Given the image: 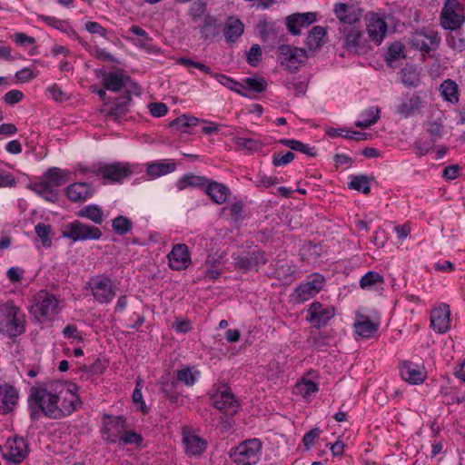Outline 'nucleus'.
Instances as JSON below:
<instances>
[{"instance_id": "obj_13", "label": "nucleus", "mask_w": 465, "mask_h": 465, "mask_svg": "<svg viewBox=\"0 0 465 465\" xmlns=\"http://www.w3.org/2000/svg\"><path fill=\"white\" fill-rule=\"evenodd\" d=\"M281 64L291 72L298 70L307 59L305 50L289 45H282L279 48Z\"/></svg>"}, {"instance_id": "obj_37", "label": "nucleus", "mask_w": 465, "mask_h": 465, "mask_svg": "<svg viewBox=\"0 0 465 465\" xmlns=\"http://www.w3.org/2000/svg\"><path fill=\"white\" fill-rule=\"evenodd\" d=\"M440 93L443 100L450 104L459 102V88L455 81L451 79L444 80L440 85Z\"/></svg>"}, {"instance_id": "obj_9", "label": "nucleus", "mask_w": 465, "mask_h": 465, "mask_svg": "<svg viewBox=\"0 0 465 465\" xmlns=\"http://www.w3.org/2000/svg\"><path fill=\"white\" fill-rule=\"evenodd\" d=\"M333 14L339 21V26L356 25L361 21L364 8L359 2H340L333 5Z\"/></svg>"}, {"instance_id": "obj_23", "label": "nucleus", "mask_w": 465, "mask_h": 465, "mask_svg": "<svg viewBox=\"0 0 465 465\" xmlns=\"http://www.w3.org/2000/svg\"><path fill=\"white\" fill-rule=\"evenodd\" d=\"M450 311L447 304L432 310L430 313V326L439 333L447 331L450 323Z\"/></svg>"}, {"instance_id": "obj_28", "label": "nucleus", "mask_w": 465, "mask_h": 465, "mask_svg": "<svg viewBox=\"0 0 465 465\" xmlns=\"http://www.w3.org/2000/svg\"><path fill=\"white\" fill-rule=\"evenodd\" d=\"M316 20L314 13H302L289 15L286 19L288 30L293 35L301 34V27H307Z\"/></svg>"}, {"instance_id": "obj_48", "label": "nucleus", "mask_w": 465, "mask_h": 465, "mask_svg": "<svg viewBox=\"0 0 465 465\" xmlns=\"http://www.w3.org/2000/svg\"><path fill=\"white\" fill-rule=\"evenodd\" d=\"M348 186L350 189L369 194L371 192L370 178L366 174L351 175Z\"/></svg>"}, {"instance_id": "obj_27", "label": "nucleus", "mask_w": 465, "mask_h": 465, "mask_svg": "<svg viewBox=\"0 0 465 465\" xmlns=\"http://www.w3.org/2000/svg\"><path fill=\"white\" fill-rule=\"evenodd\" d=\"M131 101V94L126 93L124 95L119 97L110 109H102L101 112L114 122L119 123L129 112Z\"/></svg>"}, {"instance_id": "obj_47", "label": "nucleus", "mask_w": 465, "mask_h": 465, "mask_svg": "<svg viewBox=\"0 0 465 465\" xmlns=\"http://www.w3.org/2000/svg\"><path fill=\"white\" fill-rule=\"evenodd\" d=\"M279 143L282 145L289 147L292 151L301 152L308 156H316V150L309 144L303 143L295 139H281Z\"/></svg>"}, {"instance_id": "obj_14", "label": "nucleus", "mask_w": 465, "mask_h": 465, "mask_svg": "<svg viewBox=\"0 0 465 465\" xmlns=\"http://www.w3.org/2000/svg\"><path fill=\"white\" fill-rule=\"evenodd\" d=\"M93 173L112 183H120L133 173L128 163L120 162L101 165L94 169Z\"/></svg>"}, {"instance_id": "obj_20", "label": "nucleus", "mask_w": 465, "mask_h": 465, "mask_svg": "<svg viewBox=\"0 0 465 465\" xmlns=\"http://www.w3.org/2000/svg\"><path fill=\"white\" fill-rule=\"evenodd\" d=\"M365 18L367 20L366 30L369 37L378 45L381 44L387 31V23L378 14L373 12L367 14Z\"/></svg>"}, {"instance_id": "obj_44", "label": "nucleus", "mask_w": 465, "mask_h": 465, "mask_svg": "<svg viewBox=\"0 0 465 465\" xmlns=\"http://www.w3.org/2000/svg\"><path fill=\"white\" fill-rule=\"evenodd\" d=\"M384 283V278L377 272L370 271L360 280V287L363 290H371Z\"/></svg>"}, {"instance_id": "obj_36", "label": "nucleus", "mask_w": 465, "mask_h": 465, "mask_svg": "<svg viewBox=\"0 0 465 465\" xmlns=\"http://www.w3.org/2000/svg\"><path fill=\"white\" fill-rule=\"evenodd\" d=\"M76 215L93 222L94 224H102L104 220V214L101 207L96 204H88L81 208Z\"/></svg>"}, {"instance_id": "obj_7", "label": "nucleus", "mask_w": 465, "mask_h": 465, "mask_svg": "<svg viewBox=\"0 0 465 465\" xmlns=\"http://www.w3.org/2000/svg\"><path fill=\"white\" fill-rule=\"evenodd\" d=\"M211 404L220 411L233 415L240 407L238 401L227 384H220L213 387L210 395Z\"/></svg>"}, {"instance_id": "obj_49", "label": "nucleus", "mask_w": 465, "mask_h": 465, "mask_svg": "<svg viewBox=\"0 0 465 465\" xmlns=\"http://www.w3.org/2000/svg\"><path fill=\"white\" fill-rule=\"evenodd\" d=\"M113 231L118 235H125L132 231V221L123 215L116 216L112 220Z\"/></svg>"}, {"instance_id": "obj_2", "label": "nucleus", "mask_w": 465, "mask_h": 465, "mask_svg": "<svg viewBox=\"0 0 465 465\" xmlns=\"http://www.w3.org/2000/svg\"><path fill=\"white\" fill-rule=\"evenodd\" d=\"M68 173L57 167L49 168L44 174L43 180L34 183L31 190L42 196L49 203H56L58 200L57 188L67 181Z\"/></svg>"}, {"instance_id": "obj_17", "label": "nucleus", "mask_w": 465, "mask_h": 465, "mask_svg": "<svg viewBox=\"0 0 465 465\" xmlns=\"http://www.w3.org/2000/svg\"><path fill=\"white\" fill-rule=\"evenodd\" d=\"M401 377L411 384H421L427 378L423 365L410 361H402L399 364Z\"/></svg>"}, {"instance_id": "obj_51", "label": "nucleus", "mask_w": 465, "mask_h": 465, "mask_svg": "<svg viewBox=\"0 0 465 465\" xmlns=\"http://www.w3.org/2000/svg\"><path fill=\"white\" fill-rule=\"evenodd\" d=\"M328 134L331 137H337V136H342L347 139L354 140V141H363L367 139V134L359 132V131H353V130H347V129H331L328 131Z\"/></svg>"}, {"instance_id": "obj_1", "label": "nucleus", "mask_w": 465, "mask_h": 465, "mask_svg": "<svg viewBox=\"0 0 465 465\" xmlns=\"http://www.w3.org/2000/svg\"><path fill=\"white\" fill-rule=\"evenodd\" d=\"M59 396L45 386H34L29 390L27 405L30 420L37 421L42 416L49 419H61L58 410Z\"/></svg>"}, {"instance_id": "obj_3", "label": "nucleus", "mask_w": 465, "mask_h": 465, "mask_svg": "<svg viewBox=\"0 0 465 465\" xmlns=\"http://www.w3.org/2000/svg\"><path fill=\"white\" fill-rule=\"evenodd\" d=\"M25 315L12 302L0 305V332L15 338L25 331Z\"/></svg>"}, {"instance_id": "obj_25", "label": "nucleus", "mask_w": 465, "mask_h": 465, "mask_svg": "<svg viewBox=\"0 0 465 465\" xmlns=\"http://www.w3.org/2000/svg\"><path fill=\"white\" fill-rule=\"evenodd\" d=\"M94 193L91 184L84 182L74 183L67 186L65 190L66 197L74 203L85 202Z\"/></svg>"}, {"instance_id": "obj_57", "label": "nucleus", "mask_w": 465, "mask_h": 465, "mask_svg": "<svg viewBox=\"0 0 465 465\" xmlns=\"http://www.w3.org/2000/svg\"><path fill=\"white\" fill-rule=\"evenodd\" d=\"M176 64H181V65H183L184 67L190 69V68H196L209 75L212 76V74H214L212 70H211V67L206 65L205 64L203 63H201V62H196V61H193L190 58H186V57H181V58H178L177 61H176Z\"/></svg>"}, {"instance_id": "obj_10", "label": "nucleus", "mask_w": 465, "mask_h": 465, "mask_svg": "<svg viewBox=\"0 0 465 465\" xmlns=\"http://www.w3.org/2000/svg\"><path fill=\"white\" fill-rule=\"evenodd\" d=\"M463 8L458 0H447L441 10L440 24L451 31L457 30L464 23Z\"/></svg>"}, {"instance_id": "obj_39", "label": "nucleus", "mask_w": 465, "mask_h": 465, "mask_svg": "<svg viewBox=\"0 0 465 465\" xmlns=\"http://www.w3.org/2000/svg\"><path fill=\"white\" fill-rule=\"evenodd\" d=\"M319 390L318 384L311 380L302 378L293 386L292 391L295 395L304 399L309 398L312 394Z\"/></svg>"}, {"instance_id": "obj_53", "label": "nucleus", "mask_w": 465, "mask_h": 465, "mask_svg": "<svg viewBox=\"0 0 465 465\" xmlns=\"http://www.w3.org/2000/svg\"><path fill=\"white\" fill-rule=\"evenodd\" d=\"M330 336L325 332H312L308 338L309 344L316 350H323L330 343Z\"/></svg>"}, {"instance_id": "obj_52", "label": "nucleus", "mask_w": 465, "mask_h": 465, "mask_svg": "<svg viewBox=\"0 0 465 465\" xmlns=\"http://www.w3.org/2000/svg\"><path fill=\"white\" fill-rule=\"evenodd\" d=\"M35 232L41 240L43 247L49 248L52 246V239L50 237L52 226L50 224L39 223L35 226Z\"/></svg>"}, {"instance_id": "obj_54", "label": "nucleus", "mask_w": 465, "mask_h": 465, "mask_svg": "<svg viewBox=\"0 0 465 465\" xmlns=\"http://www.w3.org/2000/svg\"><path fill=\"white\" fill-rule=\"evenodd\" d=\"M234 143L242 148L250 152H256L262 150L263 143L259 140L247 137H236L234 138Z\"/></svg>"}, {"instance_id": "obj_59", "label": "nucleus", "mask_w": 465, "mask_h": 465, "mask_svg": "<svg viewBox=\"0 0 465 465\" xmlns=\"http://www.w3.org/2000/svg\"><path fill=\"white\" fill-rule=\"evenodd\" d=\"M173 380L176 381L177 384L178 382H183L186 386H193L196 381L191 368L189 367H184L181 370H178L176 371V378Z\"/></svg>"}, {"instance_id": "obj_38", "label": "nucleus", "mask_w": 465, "mask_h": 465, "mask_svg": "<svg viewBox=\"0 0 465 465\" xmlns=\"http://www.w3.org/2000/svg\"><path fill=\"white\" fill-rule=\"evenodd\" d=\"M175 169L176 164L173 162L163 161L149 163L146 172L151 177H159L173 173Z\"/></svg>"}, {"instance_id": "obj_61", "label": "nucleus", "mask_w": 465, "mask_h": 465, "mask_svg": "<svg viewBox=\"0 0 465 465\" xmlns=\"http://www.w3.org/2000/svg\"><path fill=\"white\" fill-rule=\"evenodd\" d=\"M143 442V438L142 434L136 433L134 430H129L124 432L123 436L120 438V444L126 445V444H136L137 446L142 445Z\"/></svg>"}, {"instance_id": "obj_16", "label": "nucleus", "mask_w": 465, "mask_h": 465, "mask_svg": "<svg viewBox=\"0 0 465 465\" xmlns=\"http://www.w3.org/2000/svg\"><path fill=\"white\" fill-rule=\"evenodd\" d=\"M440 43L438 34L432 29L417 30L411 37V45L422 53L429 54L435 50Z\"/></svg>"}, {"instance_id": "obj_41", "label": "nucleus", "mask_w": 465, "mask_h": 465, "mask_svg": "<svg viewBox=\"0 0 465 465\" xmlns=\"http://www.w3.org/2000/svg\"><path fill=\"white\" fill-rule=\"evenodd\" d=\"M212 77L216 79L222 85L228 88L229 90H231L243 97H248L247 94L242 92L244 85L242 84L237 82L236 80L231 78L225 74H218V73L212 74Z\"/></svg>"}, {"instance_id": "obj_64", "label": "nucleus", "mask_w": 465, "mask_h": 465, "mask_svg": "<svg viewBox=\"0 0 465 465\" xmlns=\"http://www.w3.org/2000/svg\"><path fill=\"white\" fill-rule=\"evenodd\" d=\"M447 45L455 52L465 50V39L457 35H449L446 38Z\"/></svg>"}, {"instance_id": "obj_4", "label": "nucleus", "mask_w": 465, "mask_h": 465, "mask_svg": "<svg viewBox=\"0 0 465 465\" xmlns=\"http://www.w3.org/2000/svg\"><path fill=\"white\" fill-rule=\"evenodd\" d=\"M59 300L46 290H41L34 297L29 312L39 322L53 320L58 313Z\"/></svg>"}, {"instance_id": "obj_12", "label": "nucleus", "mask_w": 465, "mask_h": 465, "mask_svg": "<svg viewBox=\"0 0 465 465\" xmlns=\"http://www.w3.org/2000/svg\"><path fill=\"white\" fill-rule=\"evenodd\" d=\"M324 282L325 278L318 272L309 275L307 281L295 289V300L299 302L310 300L322 289Z\"/></svg>"}, {"instance_id": "obj_18", "label": "nucleus", "mask_w": 465, "mask_h": 465, "mask_svg": "<svg viewBox=\"0 0 465 465\" xmlns=\"http://www.w3.org/2000/svg\"><path fill=\"white\" fill-rule=\"evenodd\" d=\"M169 266L175 271L185 270L191 264V255L186 244L177 243L167 255Z\"/></svg>"}, {"instance_id": "obj_40", "label": "nucleus", "mask_w": 465, "mask_h": 465, "mask_svg": "<svg viewBox=\"0 0 465 465\" xmlns=\"http://www.w3.org/2000/svg\"><path fill=\"white\" fill-rule=\"evenodd\" d=\"M200 32L204 39L213 38L218 35V20L215 16L207 14L203 18Z\"/></svg>"}, {"instance_id": "obj_29", "label": "nucleus", "mask_w": 465, "mask_h": 465, "mask_svg": "<svg viewBox=\"0 0 465 465\" xmlns=\"http://www.w3.org/2000/svg\"><path fill=\"white\" fill-rule=\"evenodd\" d=\"M183 442L189 456L201 455L207 447V441L191 431L183 432Z\"/></svg>"}, {"instance_id": "obj_5", "label": "nucleus", "mask_w": 465, "mask_h": 465, "mask_svg": "<svg viewBox=\"0 0 465 465\" xmlns=\"http://www.w3.org/2000/svg\"><path fill=\"white\" fill-rule=\"evenodd\" d=\"M262 449V443L260 439H248L232 448L229 457L235 465H255L260 460Z\"/></svg>"}, {"instance_id": "obj_43", "label": "nucleus", "mask_w": 465, "mask_h": 465, "mask_svg": "<svg viewBox=\"0 0 465 465\" xmlns=\"http://www.w3.org/2000/svg\"><path fill=\"white\" fill-rule=\"evenodd\" d=\"M379 328V324L365 317L354 324L355 332L362 338L371 337Z\"/></svg>"}, {"instance_id": "obj_26", "label": "nucleus", "mask_w": 465, "mask_h": 465, "mask_svg": "<svg viewBox=\"0 0 465 465\" xmlns=\"http://www.w3.org/2000/svg\"><path fill=\"white\" fill-rule=\"evenodd\" d=\"M124 429L125 420L123 417L112 418L103 429V438L110 443L119 442Z\"/></svg>"}, {"instance_id": "obj_55", "label": "nucleus", "mask_w": 465, "mask_h": 465, "mask_svg": "<svg viewBox=\"0 0 465 465\" xmlns=\"http://www.w3.org/2000/svg\"><path fill=\"white\" fill-rule=\"evenodd\" d=\"M244 83L247 90L259 94L267 88V82L261 76L247 77L244 79Z\"/></svg>"}, {"instance_id": "obj_42", "label": "nucleus", "mask_w": 465, "mask_h": 465, "mask_svg": "<svg viewBox=\"0 0 465 465\" xmlns=\"http://www.w3.org/2000/svg\"><path fill=\"white\" fill-rule=\"evenodd\" d=\"M326 35V31L322 26H313L307 36L306 45L310 50H315L321 47L323 44V37Z\"/></svg>"}, {"instance_id": "obj_45", "label": "nucleus", "mask_w": 465, "mask_h": 465, "mask_svg": "<svg viewBox=\"0 0 465 465\" xmlns=\"http://www.w3.org/2000/svg\"><path fill=\"white\" fill-rule=\"evenodd\" d=\"M380 118V109L375 106L369 107L361 114V120L355 122V126L368 128L376 124Z\"/></svg>"}, {"instance_id": "obj_8", "label": "nucleus", "mask_w": 465, "mask_h": 465, "mask_svg": "<svg viewBox=\"0 0 465 465\" xmlns=\"http://www.w3.org/2000/svg\"><path fill=\"white\" fill-rule=\"evenodd\" d=\"M63 236L73 242H84L100 240L103 233L102 231L94 225L74 220L65 225Z\"/></svg>"}, {"instance_id": "obj_33", "label": "nucleus", "mask_w": 465, "mask_h": 465, "mask_svg": "<svg viewBox=\"0 0 465 465\" xmlns=\"http://www.w3.org/2000/svg\"><path fill=\"white\" fill-rule=\"evenodd\" d=\"M243 30L244 26L241 20L230 16L224 25V37L228 43H233L242 35Z\"/></svg>"}, {"instance_id": "obj_34", "label": "nucleus", "mask_w": 465, "mask_h": 465, "mask_svg": "<svg viewBox=\"0 0 465 465\" xmlns=\"http://www.w3.org/2000/svg\"><path fill=\"white\" fill-rule=\"evenodd\" d=\"M38 19L47 25L48 26L54 27L70 36H74L79 39V36L75 30L70 25L67 21L60 20L54 16L39 15Z\"/></svg>"}, {"instance_id": "obj_21", "label": "nucleus", "mask_w": 465, "mask_h": 465, "mask_svg": "<svg viewBox=\"0 0 465 465\" xmlns=\"http://www.w3.org/2000/svg\"><path fill=\"white\" fill-rule=\"evenodd\" d=\"M19 392L17 389L9 384H0V413L7 414L13 411L18 402Z\"/></svg>"}, {"instance_id": "obj_35", "label": "nucleus", "mask_w": 465, "mask_h": 465, "mask_svg": "<svg viewBox=\"0 0 465 465\" xmlns=\"http://www.w3.org/2000/svg\"><path fill=\"white\" fill-rule=\"evenodd\" d=\"M420 104V97L417 94H412L411 96L401 102L396 110V113L401 116L407 118L419 110Z\"/></svg>"}, {"instance_id": "obj_30", "label": "nucleus", "mask_w": 465, "mask_h": 465, "mask_svg": "<svg viewBox=\"0 0 465 465\" xmlns=\"http://www.w3.org/2000/svg\"><path fill=\"white\" fill-rule=\"evenodd\" d=\"M203 191L217 204L224 203L231 193L225 184L212 180H208Z\"/></svg>"}, {"instance_id": "obj_46", "label": "nucleus", "mask_w": 465, "mask_h": 465, "mask_svg": "<svg viewBox=\"0 0 465 465\" xmlns=\"http://www.w3.org/2000/svg\"><path fill=\"white\" fill-rule=\"evenodd\" d=\"M177 386L178 384L173 379L161 382V392L171 403H177L181 396L180 392L177 391Z\"/></svg>"}, {"instance_id": "obj_6", "label": "nucleus", "mask_w": 465, "mask_h": 465, "mask_svg": "<svg viewBox=\"0 0 465 465\" xmlns=\"http://www.w3.org/2000/svg\"><path fill=\"white\" fill-rule=\"evenodd\" d=\"M86 290L91 292L94 299L100 304L110 303L116 294L113 281L105 274H97L89 278Z\"/></svg>"}, {"instance_id": "obj_19", "label": "nucleus", "mask_w": 465, "mask_h": 465, "mask_svg": "<svg viewBox=\"0 0 465 465\" xmlns=\"http://www.w3.org/2000/svg\"><path fill=\"white\" fill-rule=\"evenodd\" d=\"M129 32L137 36V38H128L135 46L150 54L158 55L162 54V49L153 45V38L144 29L134 25L129 28Z\"/></svg>"}, {"instance_id": "obj_50", "label": "nucleus", "mask_w": 465, "mask_h": 465, "mask_svg": "<svg viewBox=\"0 0 465 465\" xmlns=\"http://www.w3.org/2000/svg\"><path fill=\"white\" fill-rule=\"evenodd\" d=\"M207 11V3L205 0H195L190 5L188 10V15L193 20V22L196 23L200 19H202L204 15H206Z\"/></svg>"}, {"instance_id": "obj_60", "label": "nucleus", "mask_w": 465, "mask_h": 465, "mask_svg": "<svg viewBox=\"0 0 465 465\" xmlns=\"http://www.w3.org/2000/svg\"><path fill=\"white\" fill-rule=\"evenodd\" d=\"M198 122V118L183 114L173 120L169 125L171 128L180 129L183 127L195 126Z\"/></svg>"}, {"instance_id": "obj_31", "label": "nucleus", "mask_w": 465, "mask_h": 465, "mask_svg": "<svg viewBox=\"0 0 465 465\" xmlns=\"http://www.w3.org/2000/svg\"><path fill=\"white\" fill-rule=\"evenodd\" d=\"M129 80L130 77L124 74L123 71L103 74V84L106 90L112 92L121 91Z\"/></svg>"}, {"instance_id": "obj_15", "label": "nucleus", "mask_w": 465, "mask_h": 465, "mask_svg": "<svg viewBox=\"0 0 465 465\" xmlns=\"http://www.w3.org/2000/svg\"><path fill=\"white\" fill-rule=\"evenodd\" d=\"M335 315V308L331 305H324L320 302H313L307 310L306 320L313 327L321 329L327 325L328 322Z\"/></svg>"}, {"instance_id": "obj_22", "label": "nucleus", "mask_w": 465, "mask_h": 465, "mask_svg": "<svg viewBox=\"0 0 465 465\" xmlns=\"http://www.w3.org/2000/svg\"><path fill=\"white\" fill-rule=\"evenodd\" d=\"M8 451L4 455V458L14 463H21L27 456V443L24 438L15 437L12 440H8Z\"/></svg>"}, {"instance_id": "obj_63", "label": "nucleus", "mask_w": 465, "mask_h": 465, "mask_svg": "<svg viewBox=\"0 0 465 465\" xmlns=\"http://www.w3.org/2000/svg\"><path fill=\"white\" fill-rule=\"evenodd\" d=\"M106 362L97 358L92 364H90L89 366L84 365L83 369L86 373L93 376L102 374L104 371L106 369Z\"/></svg>"}, {"instance_id": "obj_58", "label": "nucleus", "mask_w": 465, "mask_h": 465, "mask_svg": "<svg viewBox=\"0 0 465 465\" xmlns=\"http://www.w3.org/2000/svg\"><path fill=\"white\" fill-rule=\"evenodd\" d=\"M401 81L408 86H416L420 81L419 74L412 66L404 67L401 70Z\"/></svg>"}, {"instance_id": "obj_32", "label": "nucleus", "mask_w": 465, "mask_h": 465, "mask_svg": "<svg viewBox=\"0 0 465 465\" xmlns=\"http://www.w3.org/2000/svg\"><path fill=\"white\" fill-rule=\"evenodd\" d=\"M208 180L209 179L205 176L196 175L193 173H185L177 180L176 188L179 191H183L187 188H198L204 190Z\"/></svg>"}, {"instance_id": "obj_11", "label": "nucleus", "mask_w": 465, "mask_h": 465, "mask_svg": "<svg viewBox=\"0 0 465 465\" xmlns=\"http://www.w3.org/2000/svg\"><path fill=\"white\" fill-rule=\"evenodd\" d=\"M343 47L350 53L360 54L363 48V32L356 25L338 26Z\"/></svg>"}, {"instance_id": "obj_24", "label": "nucleus", "mask_w": 465, "mask_h": 465, "mask_svg": "<svg viewBox=\"0 0 465 465\" xmlns=\"http://www.w3.org/2000/svg\"><path fill=\"white\" fill-rule=\"evenodd\" d=\"M56 395L59 396L58 410L61 419L71 414L81 404V401L71 390H61Z\"/></svg>"}, {"instance_id": "obj_56", "label": "nucleus", "mask_w": 465, "mask_h": 465, "mask_svg": "<svg viewBox=\"0 0 465 465\" xmlns=\"http://www.w3.org/2000/svg\"><path fill=\"white\" fill-rule=\"evenodd\" d=\"M427 126V132L430 134L433 142L442 137L444 125L441 117H438L433 121H429Z\"/></svg>"}, {"instance_id": "obj_62", "label": "nucleus", "mask_w": 465, "mask_h": 465, "mask_svg": "<svg viewBox=\"0 0 465 465\" xmlns=\"http://www.w3.org/2000/svg\"><path fill=\"white\" fill-rule=\"evenodd\" d=\"M294 158L295 154L291 151L286 153H274L272 155V164L274 166H285L292 162Z\"/></svg>"}]
</instances>
